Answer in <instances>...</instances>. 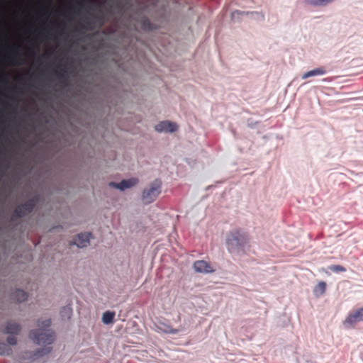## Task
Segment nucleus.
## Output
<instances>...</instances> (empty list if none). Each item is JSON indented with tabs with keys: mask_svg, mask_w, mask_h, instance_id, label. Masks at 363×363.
<instances>
[{
	"mask_svg": "<svg viewBox=\"0 0 363 363\" xmlns=\"http://www.w3.org/2000/svg\"><path fill=\"white\" fill-rule=\"evenodd\" d=\"M157 329L159 333H172L175 334L177 333V330L172 329L170 326L167 325L160 324L157 325Z\"/></svg>",
	"mask_w": 363,
	"mask_h": 363,
	"instance_id": "13",
	"label": "nucleus"
},
{
	"mask_svg": "<svg viewBox=\"0 0 363 363\" xmlns=\"http://www.w3.org/2000/svg\"><path fill=\"white\" fill-rule=\"evenodd\" d=\"M161 182L159 180H155L144 189L141 196L142 201L145 204L153 202L161 193Z\"/></svg>",
	"mask_w": 363,
	"mask_h": 363,
	"instance_id": "2",
	"label": "nucleus"
},
{
	"mask_svg": "<svg viewBox=\"0 0 363 363\" xmlns=\"http://www.w3.org/2000/svg\"><path fill=\"white\" fill-rule=\"evenodd\" d=\"M325 73H326V71L325 70V69H323L322 67H319V68L313 69L306 72V73H304L302 75L301 78H302V79H307L308 77H311L324 75Z\"/></svg>",
	"mask_w": 363,
	"mask_h": 363,
	"instance_id": "9",
	"label": "nucleus"
},
{
	"mask_svg": "<svg viewBox=\"0 0 363 363\" xmlns=\"http://www.w3.org/2000/svg\"><path fill=\"white\" fill-rule=\"evenodd\" d=\"M334 0H310V4L315 6H325Z\"/></svg>",
	"mask_w": 363,
	"mask_h": 363,
	"instance_id": "14",
	"label": "nucleus"
},
{
	"mask_svg": "<svg viewBox=\"0 0 363 363\" xmlns=\"http://www.w3.org/2000/svg\"><path fill=\"white\" fill-rule=\"evenodd\" d=\"M242 13L238 11H234L231 13V17L233 21H238L240 19V16Z\"/></svg>",
	"mask_w": 363,
	"mask_h": 363,
	"instance_id": "16",
	"label": "nucleus"
},
{
	"mask_svg": "<svg viewBox=\"0 0 363 363\" xmlns=\"http://www.w3.org/2000/svg\"><path fill=\"white\" fill-rule=\"evenodd\" d=\"M326 289V284L324 281H319L313 289V294L316 297L324 294Z\"/></svg>",
	"mask_w": 363,
	"mask_h": 363,
	"instance_id": "11",
	"label": "nucleus"
},
{
	"mask_svg": "<svg viewBox=\"0 0 363 363\" xmlns=\"http://www.w3.org/2000/svg\"><path fill=\"white\" fill-rule=\"evenodd\" d=\"M20 331V326L16 323H8L4 333L7 334H17Z\"/></svg>",
	"mask_w": 363,
	"mask_h": 363,
	"instance_id": "12",
	"label": "nucleus"
},
{
	"mask_svg": "<svg viewBox=\"0 0 363 363\" xmlns=\"http://www.w3.org/2000/svg\"><path fill=\"white\" fill-rule=\"evenodd\" d=\"M90 233L79 234L74 244L79 248L86 247L89 245Z\"/></svg>",
	"mask_w": 363,
	"mask_h": 363,
	"instance_id": "8",
	"label": "nucleus"
},
{
	"mask_svg": "<svg viewBox=\"0 0 363 363\" xmlns=\"http://www.w3.org/2000/svg\"><path fill=\"white\" fill-rule=\"evenodd\" d=\"M155 130L158 133H174L178 130V125L174 122L164 121L157 124Z\"/></svg>",
	"mask_w": 363,
	"mask_h": 363,
	"instance_id": "6",
	"label": "nucleus"
},
{
	"mask_svg": "<svg viewBox=\"0 0 363 363\" xmlns=\"http://www.w3.org/2000/svg\"><path fill=\"white\" fill-rule=\"evenodd\" d=\"M363 321V307L349 314L342 321V325L346 329L353 328L356 324Z\"/></svg>",
	"mask_w": 363,
	"mask_h": 363,
	"instance_id": "4",
	"label": "nucleus"
},
{
	"mask_svg": "<svg viewBox=\"0 0 363 363\" xmlns=\"http://www.w3.org/2000/svg\"><path fill=\"white\" fill-rule=\"evenodd\" d=\"M62 312L66 313L67 318H69L72 315V309L70 308H65Z\"/></svg>",
	"mask_w": 363,
	"mask_h": 363,
	"instance_id": "18",
	"label": "nucleus"
},
{
	"mask_svg": "<svg viewBox=\"0 0 363 363\" xmlns=\"http://www.w3.org/2000/svg\"><path fill=\"white\" fill-rule=\"evenodd\" d=\"M7 342L9 345H14L16 344V339L14 337H9L7 338Z\"/></svg>",
	"mask_w": 363,
	"mask_h": 363,
	"instance_id": "17",
	"label": "nucleus"
},
{
	"mask_svg": "<svg viewBox=\"0 0 363 363\" xmlns=\"http://www.w3.org/2000/svg\"><path fill=\"white\" fill-rule=\"evenodd\" d=\"M138 183V179L137 178H130L128 179H123L119 183L110 182L108 185L110 187L123 191L135 186Z\"/></svg>",
	"mask_w": 363,
	"mask_h": 363,
	"instance_id": "5",
	"label": "nucleus"
},
{
	"mask_svg": "<svg viewBox=\"0 0 363 363\" xmlns=\"http://www.w3.org/2000/svg\"><path fill=\"white\" fill-rule=\"evenodd\" d=\"M193 268L196 273L199 274H211L215 271L211 264L204 260L194 262Z\"/></svg>",
	"mask_w": 363,
	"mask_h": 363,
	"instance_id": "7",
	"label": "nucleus"
},
{
	"mask_svg": "<svg viewBox=\"0 0 363 363\" xmlns=\"http://www.w3.org/2000/svg\"><path fill=\"white\" fill-rule=\"evenodd\" d=\"M51 320L45 319L38 322V329L32 332L31 339L38 345L43 348L38 350L32 355L33 360L49 354L52 347L50 345L54 342L55 335L53 331L50 328Z\"/></svg>",
	"mask_w": 363,
	"mask_h": 363,
	"instance_id": "1",
	"label": "nucleus"
},
{
	"mask_svg": "<svg viewBox=\"0 0 363 363\" xmlns=\"http://www.w3.org/2000/svg\"><path fill=\"white\" fill-rule=\"evenodd\" d=\"M115 312L107 311L102 315V322L104 325H109L113 322Z\"/></svg>",
	"mask_w": 363,
	"mask_h": 363,
	"instance_id": "10",
	"label": "nucleus"
},
{
	"mask_svg": "<svg viewBox=\"0 0 363 363\" xmlns=\"http://www.w3.org/2000/svg\"><path fill=\"white\" fill-rule=\"evenodd\" d=\"M15 298L18 301H23L26 300L27 296L22 290L15 291Z\"/></svg>",
	"mask_w": 363,
	"mask_h": 363,
	"instance_id": "15",
	"label": "nucleus"
},
{
	"mask_svg": "<svg viewBox=\"0 0 363 363\" xmlns=\"http://www.w3.org/2000/svg\"><path fill=\"white\" fill-rule=\"evenodd\" d=\"M228 250L233 252L238 250L243 245V236L238 230L231 232L226 238Z\"/></svg>",
	"mask_w": 363,
	"mask_h": 363,
	"instance_id": "3",
	"label": "nucleus"
}]
</instances>
